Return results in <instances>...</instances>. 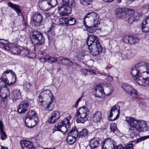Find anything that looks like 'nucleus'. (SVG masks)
Segmentation results:
<instances>
[{"mask_svg":"<svg viewBox=\"0 0 149 149\" xmlns=\"http://www.w3.org/2000/svg\"><path fill=\"white\" fill-rule=\"evenodd\" d=\"M126 121L129 127L128 133L132 138L136 137L137 132H145L148 130L146 123L144 120H135L131 117H127Z\"/></svg>","mask_w":149,"mask_h":149,"instance_id":"nucleus-1","label":"nucleus"},{"mask_svg":"<svg viewBox=\"0 0 149 149\" xmlns=\"http://www.w3.org/2000/svg\"><path fill=\"white\" fill-rule=\"evenodd\" d=\"M146 72L149 74V63L145 61L139 62L132 68L131 73L133 80L139 85L144 86V78L141 77L142 74Z\"/></svg>","mask_w":149,"mask_h":149,"instance_id":"nucleus-2","label":"nucleus"},{"mask_svg":"<svg viewBox=\"0 0 149 149\" xmlns=\"http://www.w3.org/2000/svg\"><path fill=\"white\" fill-rule=\"evenodd\" d=\"M54 96L49 90L42 91L39 94L38 100L41 105L45 108L47 111L52 110L53 107L51 105L54 98Z\"/></svg>","mask_w":149,"mask_h":149,"instance_id":"nucleus-3","label":"nucleus"},{"mask_svg":"<svg viewBox=\"0 0 149 149\" xmlns=\"http://www.w3.org/2000/svg\"><path fill=\"white\" fill-rule=\"evenodd\" d=\"M62 6L58 8V13L61 16H67L71 13V8L75 6L74 1H62Z\"/></svg>","mask_w":149,"mask_h":149,"instance_id":"nucleus-4","label":"nucleus"},{"mask_svg":"<svg viewBox=\"0 0 149 149\" xmlns=\"http://www.w3.org/2000/svg\"><path fill=\"white\" fill-rule=\"evenodd\" d=\"M71 118V116H69L60 122L58 123L54 127L53 133L56 131H59L61 132L63 134H65L70 129V120Z\"/></svg>","mask_w":149,"mask_h":149,"instance_id":"nucleus-5","label":"nucleus"},{"mask_svg":"<svg viewBox=\"0 0 149 149\" xmlns=\"http://www.w3.org/2000/svg\"><path fill=\"white\" fill-rule=\"evenodd\" d=\"M89 111L88 109L84 107L79 108L76 114L77 123H84L88 119Z\"/></svg>","mask_w":149,"mask_h":149,"instance_id":"nucleus-6","label":"nucleus"},{"mask_svg":"<svg viewBox=\"0 0 149 149\" xmlns=\"http://www.w3.org/2000/svg\"><path fill=\"white\" fill-rule=\"evenodd\" d=\"M38 118L36 113L33 111H29L27 114L25 120L26 125L29 127H32L37 124Z\"/></svg>","mask_w":149,"mask_h":149,"instance_id":"nucleus-7","label":"nucleus"},{"mask_svg":"<svg viewBox=\"0 0 149 149\" xmlns=\"http://www.w3.org/2000/svg\"><path fill=\"white\" fill-rule=\"evenodd\" d=\"M31 41L35 47L42 45L45 42V38L42 34L36 30L33 32Z\"/></svg>","mask_w":149,"mask_h":149,"instance_id":"nucleus-8","label":"nucleus"},{"mask_svg":"<svg viewBox=\"0 0 149 149\" xmlns=\"http://www.w3.org/2000/svg\"><path fill=\"white\" fill-rule=\"evenodd\" d=\"M122 87L124 90L127 93L130 94L133 98H139L140 97L138 95L137 91L133 88L131 85L127 84H124Z\"/></svg>","mask_w":149,"mask_h":149,"instance_id":"nucleus-9","label":"nucleus"},{"mask_svg":"<svg viewBox=\"0 0 149 149\" xmlns=\"http://www.w3.org/2000/svg\"><path fill=\"white\" fill-rule=\"evenodd\" d=\"M101 144L102 149H114L116 145L114 140L110 138L104 140Z\"/></svg>","mask_w":149,"mask_h":149,"instance_id":"nucleus-10","label":"nucleus"},{"mask_svg":"<svg viewBox=\"0 0 149 149\" xmlns=\"http://www.w3.org/2000/svg\"><path fill=\"white\" fill-rule=\"evenodd\" d=\"M122 41L125 43L131 45L137 43L139 42V40L136 38L126 35L124 36Z\"/></svg>","mask_w":149,"mask_h":149,"instance_id":"nucleus-11","label":"nucleus"},{"mask_svg":"<svg viewBox=\"0 0 149 149\" xmlns=\"http://www.w3.org/2000/svg\"><path fill=\"white\" fill-rule=\"evenodd\" d=\"M15 82L12 83L10 82V83L6 77H5V74L3 73L0 79V87L4 88H7L8 86H10L13 84Z\"/></svg>","mask_w":149,"mask_h":149,"instance_id":"nucleus-12","label":"nucleus"},{"mask_svg":"<svg viewBox=\"0 0 149 149\" xmlns=\"http://www.w3.org/2000/svg\"><path fill=\"white\" fill-rule=\"evenodd\" d=\"M21 54L24 56H26L31 58H35L36 54L33 52H30L27 47H24L21 49Z\"/></svg>","mask_w":149,"mask_h":149,"instance_id":"nucleus-13","label":"nucleus"},{"mask_svg":"<svg viewBox=\"0 0 149 149\" xmlns=\"http://www.w3.org/2000/svg\"><path fill=\"white\" fill-rule=\"evenodd\" d=\"M91 53H92L93 55L96 56L102 52V48L100 44H97L95 46H93L92 47H90L89 49Z\"/></svg>","mask_w":149,"mask_h":149,"instance_id":"nucleus-14","label":"nucleus"},{"mask_svg":"<svg viewBox=\"0 0 149 149\" xmlns=\"http://www.w3.org/2000/svg\"><path fill=\"white\" fill-rule=\"evenodd\" d=\"M125 8H118L116 10L115 14L116 16L120 19H125L127 17V14L126 13Z\"/></svg>","mask_w":149,"mask_h":149,"instance_id":"nucleus-15","label":"nucleus"},{"mask_svg":"<svg viewBox=\"0 0 149 149\" xmlns=\"http://www.w3.org/2000/svg\"><path fill=\"white\" fill-rule=\"evenodd\" d=\"M60 116V112L57 111H55L51 113V116L48 119V122L51 124L55 123L56 120L58 119Z\"/></svg>","mask_w":149,"mask_h":149,"instance_id":"nucleus-16","label":"nucleus"},{"mask_svg":"<svg viewBox=\"0 0 149 149\" xmlns=\"http://www.w3.org/2000/svg\"><path fill=\"white\" fill-rule=\"evenodd\" d=\"M23 149H35L32 142L27 140H23L20 141Z\"/></svg>","mask_w":149,"mask_h":149,"instance_id":"nucleus-17","label":"nucleus"},{"mask_svg":"<svg viewBox=\"0 0 149 149\" xmlns=\"http://www.w3.org/2000/svg\"><path fill=\"white\" fill-rule=\"evenodd\" d=\"M10 98L13 101H16L21 97V92L20 89H15L13 90L10 96Z\"/></svg>","mask_w":149,"mask_h":149,"instance_id":"nucleus-18","label":"nucleus"},{"mask_svg":"<svg viewBox=\"0 0 149 149\" xmlns=\"http://www.w3.org/2000/svg\"><path fill=\"white\" fill-rule=\"evenodd\" d=\"M100 139L98 137H94L91 139L89 142V146L91 149L97 148L100 145Z\"/></svg>","mask_w":149,"mask_h":149,"instance_id":"nucleus-19","label":"nucleus"},{"mask_svg":"<svg viewBox=\"0 0 149 149\" xmlns=\"http://www.w3.org/2000/svg\"><path fill=\"white\" fill-rule=\"evenodd\" d=\"M42 19V17L40 13H35L33 17V24L36 26L40 25Z\"/></svg>","mask_w":149,"mask_h":149,"instance_id":"nucleus-20","label":"nucleus"},{"mask_svg":"<svg viewBox=\"0 0 149 149\" xmlns=\"http://www.w3.org/2000/svg\"><path fill=\"white\" fill-rule=\"evenodd\" d=\"M29 104L28 103L22 102L19 104L18 112L20 113H24L28 109Z\"/></svg>","mask_w":149,"mask_h":149,"instance_id":"nucleus-21","label":"nucleus"},{"mask_svg":"<svg viewBox=\"0 0 149 149\" xmlns=\"http://www.w3.org/2000/svg\"><path fill=\"white\" fill-rule=\"evenodd\" d=\"M64 20L65 24L67 25H72L74 24L76 22V20L74 18L70 17L66 18L62 17L60 18V21Z\"/></svg>","mask_w":149,"mask_h":149,"instance_id":"nucleus-22","label":"nucleus"},{"mask_svg":"<svg viewBox=\"0 0 149 149\" xmlns=\"http://www.w3.org/2000/svg\"><path fill=\"white\" fill-rule=\"evenodd\" d=\"M120 56L123 60H126L129 59L132 56V52L130 50H124L121 53Z\"/></svg>","mask_w":149,"mask_h":149,"instance_id":"nucleus-23","label":"nucleus"},{"mask_svg":"<svg viewBox=\"0 0 149 149\" xmlns=\"http://www.w3.org/2000/svg\"><path fill=\"white\" fill-rule=\"evenodd\" d=\"M10 91L7 88H2L0 91V95L2 99H7L8 96L10 95Z\"/></svg>","mask_w":149,"mask_h":149,"instance_id":"nucleus-24","label":"nucleus"},{"mask_svg":"<svg viewBox=\"0 0 149 149\" xmlns=\"http://www.w3.org/2000/svg\"><path fill=\"white\" fill-rule=\"evenodd\" d=\"M102 118V113L100 111H97L93 114L92 118L93 120L95 122H100Z\"/></svg>","mask_w":149,"mask_h":149,"instance_id":"nucleus-25","label":"nucleus"},{"mask_svg":"<svg viewBox=\"0 0 149 149\" xmlns=\"http://www.w3.org/2000/svg\"><path fill=\"white\" fill-rule=\"evenodd\" d=\"M113 112L118 113L117 116L118 117L119 116L120 107L118 105H116L112 107L109 116V118H111L113 116Z\"/></svg>","mask_w":149,"mask_h":149,"instance_id":"nucleus-26","label":"nucleus"},{"mask_svg":"<svg viewBox=\"0 0 149 149\" xmlns=\"http://www.w3.org/2000/svg\"><path fill=\"white\" fill-rule=\"evenodd\" d=\"M8 6L13 8L18 14L21 12L20 7L19 6L12 3L10 2H8Z\"/></svg>","mask_w":149,"mask_h":149,"instance_id":"nucleus-27","label":"nucleus"},{"mask_svg":"<svg viewBox=\"0 0 149 149\" xmlns=\"http://www.w3.org/2000/svg\"><path fill=\"white\" fill-rule=\"evenodd\" d=\"M79 133L76 127H74L70 130L68 135L77 138L79 136Z\"/></svg>","mask_w":149,"mask_h":149,"instance_id":"nucleus-28","label":"nucleus"},{"mask_svg":"<svg viewBox=\"0 0 149 149\" xmlns=\"http://www.w3.org/2000/svg\"><path fill=\"white\" fill-rule=\"evenodd\" d=\"M99 24H95L93 23V25L92 26H87L86 30L87 31L90 33H93L97 29V25Z\"/></svg>","mask_w":149,"mask_h":149,"instance_id":"nucleus-29","label":"nucleus"},{"mask_svg":"<svg viewBox=\"0 0 149 149\" xmlns=\"http://www.w3.org/2000/svg\"><path fill=\"white\" fill-rule=\"evenodd\" d=\"M92 40H95V42H97V37L93 35H90L88 36L87 42V44L88 47V49H90V46L91 45L90 43Z\"/></svg>","mask_w":149,"mask_h":149,"instance_id":"nucleus-30","label":"nucleus"},{"mask_svg":"<svg viewBox=\"0 0 149 149\" xmlns=\"http://www.w3.org/2000/svg\"><path fill=\"white\" fill-rule=\"evenodd\" d=\"M61 63L66 66L71 65L73 64V62L69 59L63 58L60 60Z\"/></svg>","mask_w":149,"mask_h":149,"instance_id":"nucleus-31","label":"nucleus"},{"mask_svg":"<svg viewBox=\"0 0 149 149\" xmlns=\"http://www.w3.org/2000/svg\"><path fill=\"white\" fill-rule=\"evenodd\" d=\"M93 15L91 19L93 20V23L95 24H95H99L100 22L99 21V16L98 14L96 13L93 12Z\"/></svg>","mask_w":149,"mask_h":149,"instance_id":"nucleus-32","label":"nucleus"},{"mask_svg":"<svg viewBox=\"0 0 149 149\" xmlns=\"http://www.w3.org/2000/svg\"><path fill=\"white\" fill-rule=\"evenodd\" d=\"M42 59H44L45 61L49 63H52L55 61H58L56 58H55L51 56H49L45 57L44 58H42Z\"/></svg>","mask_w":149,"mask_h":149,"instance_id":"nucleus-33","label":"nucleus"},{"mask_svg":"<svg viewBox=\"0 0 149 149\" xmlns=\"http://www.w3.org/2000/svg\"><path fill=\"white\" fill-rule=\"evenodd\" d=\"M88 130L86 129H84L79 132V138L86 136L88 134Z\"/></svg>","mask_w":149,"mask_h":149,"instance_id":"nucleus-34","label":"nucleus"},{"mask_svg":"<svg viewBox=\"0 0 149 149\" xmlns=\"http://www.w3.org/2000/svg\"><path fill=\"white\" fill-rule=\"evenodd\" d=\"M141 29L143 32H149V25L147 24H144V23L142 22L141 24Z\"/></svg>","mask_w":149,"mask_h":149,"instance_id":"nucleus-35","label":"nucleus"},{"mask_svg":"<svg viewBox=\"0 0 149 149\" xmlns=\"http://www.w3.org/2000/svg\"><path fill=\"white\" fill-rule=\"evenodd\" d=\"M81 74L83 76H86V75H90L94 73L93 70H81Z\"/></svg>","mask_w":149,"mask_h":149,"instance_id":"nucleus-36","label":"nucleus"},{"mask_svg":"<svg viewBox=\"0 0 149 149\" xmlns=\"http://www.w3.org/2000/svg\"><path fill=\"white\" fill-rule=\"evenodd\" d=\"M95 91L96 95L99 93L102 95L104 93L103 88L101 86V85H99L97 86L96 88H95Z\"/></svg>","mask_w":149,"mask_h":149,"instance_id":"nucleus-37","label":"nucleus"},{"mask_svg":"<svg viewBox=\"0 0 149 149\" xmlns=\"http://www.w3.org/2000/svg\"><path fill=\"white\" fill-rule=\"evenodd\" d=\"M76 139V138L68 135L67 138V141L69 144L71 145L73 144L75 142Z\"/></svg>","mask_w":149,"mask_h":149,"instance_id":"nucleus-38","label":"nucleus"},{"mask_svg":"<svg viewBox=\"0 0 149 149\" xmlns=\"http://www.w3.org/2000/svg\"><path fill=\"white\" fill-rule=\"evenodd\" d=\"M7 102V99H2L1 101L0 105L2 108L4 109L6 107L8 104Z\"/></svg>","mask_w":149,"mask_h":149,"instance_id":"nucleus-39","label":"nucleus"},{"mask_svg":"<svg viewBox=\"0 0 149 149\" xmlns=\"http://www.w3.org/2000/svg\"><path fill=\"white\" fill-rule=\"evenodd\" d=\"M31 86V84L28 82H25L23 85V88L26 91H29L30 88Z\"/></svg>","mask_w":149,"mask_h":149,"instance_id":"nucleus-40","label":"nucleus"},{"mask_svg":"<svg viewBox=\"0 0 149 149\" xmlns=\"http://www.w3.org/2000/svg\"><path fill=\"white\" fill-rule=\"evenodd\" d=\"M55 32L54 31H48L47 33V35L49 40L54 38L55 36Z\"/></svg>","mask_w":149,"mask_h":149,"instance_id":"nucleus-41","label":"nucleus"},{"mask_svg":"<svg viewBox=\"0 0 149 149\" xmlns=\"http://www.w3.org/2000/svg\"><path fill=\"white\" fill-rule=\"evenodd\" d=\"M126 13L127 14V17L131 15H132L134 13V11L133 9L125 8Z\"/></svg>","mask_w":149,"mask_h":149,"instance_id":"nucleus-42","label":"nucleus"},{"mask_svg":"<svg viewBox=\"0 0 149 149\" xmlns=\"http://www.w3.org/2000/svg\"><path fill=\"white\" fill-rule=\"evenodd\" d=\"M58 3L57 1H49L47 2V4L51 6L50 8L56 6Z\"/></svg>","mask_w":149,"mask_h":149,"instance_id":"nucleus-43","label":"nucleus"},{"mask_svg":"<svg viewBox=\"0 0 149 149\" xmlns=\"http://www.w3.org/2000/svg\"><path fill=\"white\" fill-rule=\"evenodd\" d=\"M110 129L112 132H114L117 129L116 124L115 123L111 124L110 125Z\"/></svg>","mask_w":149,"mask_h":149,"instance_id":"nucleus-44","label":"nucleus"},{"mask_svg":"<svg viewBox=\"0 0 149 149\" xmlns=\"http://www.w3.org/2000/svg\"><path fill=\"white\" fill-rule=\"evenodd\" d=\"M0 133L1 139L2 140H4L6 138L7 136L3 130H0Z\"/></svg>","mask_w":149,"mask_h":149,"instance_id":"nucleus-45","label":"nucleus"},{"mask_svg":"<svg viewBox=\"0 0 149 149\" xmlns=\"http://www.w3.org/2000/svg\"><path fill=\"white\" fill-rule=\"evenodd\" d=\"M149 138V135L141 137L137 139L136 143H138L142 141H144L147 139Z\"/></svg>","mask_w":149,"mask_h":149,"instance_id":"nucleus-46","label":"nucleus"},{"mask_svg":"<svg viewBox=\"0 0 149 149\" xmlns=\"http://www.w3.org/2000/svg\"><path fill=\"white\" fill-rule=\"evenodd\" d=\"M12 52L15 54H21V50L18 48L15 47L13 49Z\"/></svg>","mask_w":149,"mask_h":149,"instance_id":"nucleus-47","label":"nucleus"},{"mask_svg":"<svg viewBox=\"0 0 149 149\" xmlns=\"http://www.w3.org/2000/svg\"><path fill=\"white\" fill-rule=\"evenodd\" d=\"M80 2L82 5L88 6L91 4V1H80Z\"/></svg>","mask_w":149,"mask_h":149,"instance_id":"nucleus-48","label":"nucleus"},{"mask_svg":"<svg viewBox=\"0 0 149 149\" xmlns=\"http://www.w3.org/2000/svg\"><path fill=\"white\" fill-rule=\"evenodd\" d=\"M144 86H149V77L144 78Z\"/></svg>","mask_w":149,"mask_h":149,"instance_id":"nucleus-49","label":"nucleus"},{"mask_svg":"<svg viewBox=\"0 0 149 149\" xmlns=\"http://www.w3.org/2000/svg\"><path fill=\"white\" fill-rule=\"evenodd\" d=\"M128 22L130 24H132L133 22L135 21L134 17V16L132 15L129 18Z\"/></svg>","mask_w":149,"mask_h":149,"instance_id":"nucleus-50","label":"nucleus"},{"mask_svg":"<svg viewBox=\"0 0 149 149\" xmlns=\"http://www.w3.org/2000/svg\"><path fill=\"white\" fill-rule=\"evenodd\" d=\"M0 43L3 45H8L9 42L7 40L0 39Z\"/></svg>","mask_w":149,"mask_h":149,"instance_id":"nucleus-51","label":"nucleus"},{"mask_svg":"<svg viewBox=\"0 0 149 149\" xmlns=\"http://www.w3.org/2000/svg\"><path fill=\"white\" fill-rule=\"evenodd\" d=\"M93 12H91L88 13L84 17V20L86 18H90V19H91L93 15Z\"/></svg>","mask_w":149,"mask_h":149,"instance_id":"nucleus-52","label":"nucleus"},{"mask_svg":"<svg viewBox=\"0 0 149 149\" xmlns=\"http://www.w3.org/2000/svg\"><path fill=\"white\" fill-rule=\"evenodd\" d=\"M56 24H55L53 23L49 29V30L48 31H54L56 29Z\"/></svg>","mask_w":149,"mask_h":149,"instance_id":"nucleus-53","label":"nucleus"},{"mask_svg":"<svg viewBox=\"0 0 149 149\" xmlns=\"http://www.w3.org/2000/svg\"><path fill=\"white\" fill-rule=\"evenodd\" d=\"M142 22L144 23V24H147L149 25V16L145 18Z\"/></svg>","mask_w":149,"mask_h":149,"instance_id":"nucleus-54","label":"nucleus"},{"mask_svg":"<svg viewBox=\"0 0 149 149\" xmlns=\"http://www.w3.org/2000/svg\"><path fill=\"white\" fill-rule=\"evenodd\" d=\"M90 43H91V46H90V47H91L92 46H94L96 45H97V44H100L99 41L98 40V38L97 42H95V40H92Z\"/></svg>","mask_w":149,"mask_h":149,"instance_id":"nucleus-55","label":"nucleus"},{"mask_svg":"<svg viewBox=\"0 0 149 149\" xmlns=\"http://www.w3.org/2000/svg\"><path fill=\"white\" fill-rule=\"evenodd\" d=\"M125 149H134L133 145L132 144H129L125 146Z\"/></svg>","mask_w":149,"mask_h":149,"instance_id":"nucleus-56","label":"nucleus"},{"mask_svg":"<svg viewBox=\"0 0 149 149\" xmlns=\"http://www.w3.org/2000/svg\"><path fill=\"white\" fill-rule=\"evenodd\" d=\"M141 16V14L140 13H138L134 17L135 21H138L140 17Z\"/></svg>","mask_w":149,"mask_h":149,"instance_id":"nucleus-57","label":"nucleus"},{"mask_svg":"<svg viewBox=\"0 0 149 149\" xmlns=\"http://www.w3.org/2000/svg\"><path fill=\"white\" fill-rule=\"evenodd\" d=\"M114 149H124V148L121 145H119L118 146L116 145L114 148Z\"/></svg>","mask_w":149,"mask_h":149,"instance_id":"nucleus-58","label":"nucleus"},{"mask_svg":"<svg viewBox=\"0 0 149 149\" xmlns=\"http://www.w3.org/2000/svg\"><path fill=\"white\" fill-rule=\"evenodd\" d=\"M145 105V103L141 101L139 103V106L141 107H143Z\"/></svg>","mask_w":149,"mask_h":149,"instance_id":"nucleus-59","label":"nucleus"},{"mask_svg":"<svg viewBox=\"0 0 149 149\" xmlns=\"http://www.w3.org/2000/svg\"><path fill=\"white\" fill-rule=\"evenodd\" d=\"M13 70H7L6 71H5L3 73L5 74V77H6V74H8L10 72L11 73H13Z\"/></svg>","mask_w":149,"mask_h":149,"instance_id":"nucleus-60","label":"nucleus"},{"mask_svg":"<svg viewBox=\"0 0 149 149\" xmlns=\"http://www.w3.org/2000/svg\"><path fill=\"white\" fill-rule=\"evenodd\" d=\"M3 125L2 121L0 120V130H3Z\"/></svg>","mask_w":149,"mask_h":149,"instance_id":"nucleus-61","label":"nucleus"},{"mask_svg":"<svg viewBox=\"0 0 149 149\" xmlns=\"http://www.w3.org/2000/svg\"><path fill=\"white\" fill-rule=\"evenodd\" d=\"M107 79L108 81H111L112 80L113 77L109 75L107 77Z\"/></svg>","mask_w":149,"mask_h":149,"instance_id":"nucleus-62","label":"nucleus"},{"mask_svg":"<svg viewBox=\"0 0 149 149\" xmlns=\"http://www.w3.org/2000/svg\"><path fill=\"white\" fill-rule=\"evenodd\" d=\"M112 65H111V64H109L107 65L105 68V69L108 70L110 69L111 68H112Z\"/></svg>","mask_w":149,"mask_h":149,"instance_id":"nucleus-63","label":"nucleus"},{"mask_svg":"<svg viewBox=\"0 0 149 149\" xmlns=\"http://www.w3.org/2000/svg\"><path fill=\"white\" fill-rule=\"evenodd\" d=\"M3 48L5 50H9L10 49V48L9 47L6 45L4 46Z\"/></svg>","mask_w":149,"mask_h":149,"instance_id":"nucleus-64","label":"nucleus"}]
</instances>
